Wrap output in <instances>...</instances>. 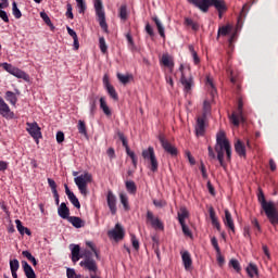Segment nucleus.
<instances>
[{"instance_id":"nucleus-1","label":"nucleus","mask_w":278,"mask_h":278,"mask_svg":"<svg viewBox=\"0 0 278 278\" xmlns=\"http://www.w3.org/2000/svg\"><path fill=\"white\" fill-rule=\"evenodd\" d=\"M208 151V159L211 161H214L217 159L219 166L223 168H227V165L225 163V152L227 162L231 161V146L229 142V139L226 138V132L220 130L216 135V146H214V150L212 147H207ZM215 151L217 155L215 154Z\"/></svg>"},{"instance_id":"nucleus-2","label":"nucleus","mask_w":278,"mask_h":278,"mask_svg":"<svg viewBox=\"0 0 278 278\" xmlns=\"http://www.w3.org/2000/svg\"><path fill=\"white\" fill-rule=\"evenodd\" d=\"M86 245L91 249L85 250V253L81 254L83 261H80V267L85 268L87 271H90L91 274H96L98 271V264H96V261L93 260V255L96 257H99L98 252L94 249L93 242L92 241H87Z\"/></svg>"},{"instance_id":"nucleus-3","label":"nucleus","mask_w":278,"mask_h":278,"mask_svg":"<svg viewBox=\"0 0 278 278\" xmlns=\"http://www.w3.org/2000/svg\"><path fill=\"white\" fill-rule=\"evenodd\" d=\"M188 2L202 11V13H207L211 7H214L218 13H226L227 11L225 0H188Z\"/></svg>"},{"instance_id":"nucleus-4","label":"nucleus","mask_w":278,"mask_h":278,"mask_svg":"<svg viewBox=\"0 0 278 278\" xmlns=\"http://www.w3.org/2000/svg\"><path fill=\"white\" fill-rule=\"evenodd\" d=\"M141 157H143V160L148 162L149 164L148 168L150 169V172L152 173L159 172V161L156 159V154L154 153L153 147H149L148 149L142 150Z\"/></svg>"},{"instance_id":"nucleus-5","label":"nucleus","mask_w":278,"mask_h":278,"mask_svg":"<svg viewBox=\"0 0 278 278\" xmlns=\"http://www.w3.org/2000/svg\"><path fill=\"white\" fill-rule=\"evenodd\" d=\"M74 181L77 186V189H79L80 194L87 197L88 185L92 184V174L86 172L79 177H75Z\"/></svg>"},{"instance_id":"nucleus-6","label":"nucleus","mask_w":278,"mask_h":278,"mask_svg":"<svg viewBox=\"0 0 278 278\" xmlns=\"http://www.w3.org/2000/svg\"><path fill=\"white\" fill-rule=\"evenodd\" d=\"M94 10L97 15V21L99 22L100 28L105 34H109V26L105 22V12L103 10V2L102 0H94Z\"/></svg>"},{"instance_id":"nucleus-7","label":"nucleus","mask_w":278,"mask_h":278,"mask_svg":"<svg viewBox=\"0 0 278 278\" xmlns=\"http://www.w3.org/2000/svg\"><path fill=\"white\" fill-rule=\"evenodd\" d=\"M180 71V85L184 86V91L187 93H190L193 87V77L191 74L188 76L186 75V72L184 71V66L180 65L179 67Z\"/></svg>"},{"instance_id":"nucleus-8","label":"nucleus","mask_w":278,"mask_h":278,"mask_svg":"<svg viewBox=\"0 0 278 278\" xmlns=\"http://www.w3.org/2000/svg\"><path fill=\"white\" fill-rule=\"evenodd\" d=\"M257 200L261 202L263 211H265L266 217H271V212L276 211V207L273 202H267L265 200L264 192H258Z\"/></svg>"},{"instance_id":"nucleus-9","label":"nucleus","mask_w":278,"mask_h":278,"mask_svg":"<svg viewBox=\"0 0 278 278\" xmlns=\"http://www.w3.org/2000/svg\"><path fill=\"white\" fill-rule=\"evenodd\" d=\"M108 236L114 241H122L125 237V230L119 223H116L114 229L109 230Z\"/></svg>"},{"instance_id":"nucleus-10","label":"nucleus","mask_w":278,"mask_h":278,"mask_svg":"<svg viewBox=\"0 0 278 278\" xmlns=\"http://www.w3.org/2000/svg\"><path fill=\"white\" fill-rule=\"evenodd\" d=\"M159 141L161 143V147H163V150L167 152L169 155L177 156L178 150L176 147H174L166 138H164L163 135H159Z\"/></svg>"},{"instance_id":"nucleus-11","label":"nucleus","mask_w":278,"mask_h":278,"mask_svg":"<svg viewBox=\"0 0 278 278\" xmlns=\"http://www.w3.org/2000/svg\"><path fill=\"white\" fill-rule=\"evenodd\" d=\"M26 126H27L26 131L28 132V135L31 136L33 139L36 140V143L38 144L39 139L41 138V128L36 122L27 123Z\"/></svg>"},{"instance_id":"nucleus-12","label":"nucleus","mask_w":278,"mask_h":278,"mask_svg":"<svg viewBox=\"0 0 278 278\" xmlns=\"http://www.w3.org/2000/svg\"><path fill=\"white\" fill-rule=\"evenodd\" d=\"M0 115L5 119H14L15 114L11 112L10 105L0 97Z\"/></svg>"},{"instance_id":"nucleus-13","label":"nucleus","mask_w":278,"mask_h":278,"mask_svg":"<svg viewBox=\"0 0 278 278\" xmlns=\"http://www.w3.org/2000/svg\"><path fill=\"white\" fill-rule=\"evenodd\" d=\"M106 205L109 206L111 214H117V198L114 195L113 191L106 192Z\"/></svg>"},{"instance_id":"nucleus-14","label":"nucleus","mask_w":278,"mask_h":278,"mask_svg":"<svg viewBox=\"0 0 278 278\" xmlns=\"http://www.w3.org/2000/svg\"><path fill=\"white\" fill-rule=\"evenodd\" d=\"M146 219L148 220V223H150V225H152L153 228L161 230L164 229L163 223L157 217H154L152 211H148V213L146 214Z\"/></svg>"},{"instance_id":"nucleus-15","label":"nucleus","mask_w":278,"mask_h":278,"mask_svg":"<svg viewBox=\"0 0 278 278\" xmlns=\"http://www.w3.org/2000/svg\"><path fill=\"white\" fill-rule=\"evenodd\" d=\"M205 116H198L197 126H194L197 137H203L205 135Z\"/></svg>"},{"instance_id":"nucleus-16","label":"nucleus","mask_w":278,"mask_h":278,"mask_svg":"<svg viewBox=\"0 0 278 278\" xmlns=\"http://www.w3.org/2000/svg\"><path fill=\"white\" fill-rule=\"evenodd\" d=\"M230 122L235 127H239L240 123H245L247 119L244 117V113L242 110H237V112H233L230 116Z\"/></svg>"},{"instance_id":"nucleus-17","label":"nucleus","mask_w":278,"mask_h":278,"mask_svg":"<svg viewBox=\"0 0 278 278\" xmlns=\"http://www.w3.org/2000/svg\"><path fill=\"white\" fill-rule=\"evenodd\" d=\"M180 257L182 258L185 270L189 271L192 268V257L190 252L188 251L180 252Z\"/></svg>"},{"instance_id":"nucleus-18","label":"nucleus","mask_w":278,"mask_h":278,"mask_svg":"<svg viewBox=\"0 0 278 278\" xmlns=\"http://www.w3.org/2000/svg\"><path fill=\"white\" fill-rule=\"evenodd\" d=\"M224 214H225L224 225H226V227L228 229H230L232 233H235L236 232V227H235V222L232 220L230 211L226 210V211H224Z\"/></svg>"},{"instance_id":"nucleus-19","label":"nucleus","mask_w":278,"mask_h":278,"mask_svg":"<svg viewBox=\"0 0 278 278\" xmlns=\"http://www.w3.org/2000/svg\"><path fill=\"white\" fill-rule=\"evenodd\" d=\"M65 194L67 195V199H70V202L72 205H74L77 210L80 208V203L78 198H76L75 193L72 192L68 188V185H65Z\"/></svg>"},{"instance_id":"nucleus-20","label":"nucleus","mask_w":278,"mask_h":278,"mask_svg":"<svg viewBox=\"0 0 278 278\" xmlns=\"http://www.w3.org/2000/svg\"><path fill=\"white\" fill-rule=\"evenodd\" d=\"M160 63L164 67H167L169 71H173V68H174L173 58L168 54H163V56H161V59H160Z\"/></svg>"},{"instance_id":"nucleus-21","label":"nucleus","mask_w":278,"mask_h":278,"mask_svg":"<svg viewBox=\"0 0 278 278\" xmlns=\"http://www.w3.org/2000/svg\"><path fill=\"white\" fill-rule=\"evenodd\" d=\"M67 223H71L72 226H74L76 229H80L85 226V222L77 216H70L65 218Z\"/></svg>"},{"instance_id":"nucleus-22","label":"nucleus","mask_w":278,"mask_h":278,"mask_svg":"<svg viewBox=\"0 0 278 278\" xmlns=\"http://www.w3.org/2000/svg\"><path fill=\"white\" fill-rule=\"evenodd\" d=\"M22 267L24 275H26V278H36V273L34 268L29 264H27L26 261H22Z\"/></svg>"},{"instance_id":"nucleus-23","label":"nucleus","mask_w":278,"mask_h":278,"mask_svg":"<svg viewBox=\"0 0 278 278\" xmlns=\"http://www.w3.org/2000/svg\"><path fill=\"white\" fill-rule=\"evenodd\" d=\"M58 215L62 218V219H66L70 216V207L66 206L65 203H61L60 207H58Z\"/></svg>"},{"instance_id":"nucleus-24","label":"nucleus","mask_w":278,"mask_h":278,"mask_svg":"<svg viewBox=\"0 0 278 278\" xmlns=\"http://www.w3.org/2000/svg\"><path fill=\"white\" fill-rule=\"evenodd\" d=\"M208 216L211 217L212 225L216 227L217 231H220V223L217 219L215 208L213 207L208 208Z\"/></svg>"},{"instance_id":"nucleus-25","label":"nucleus","mask_w":278,"mask_h":278,"mask_svg":"<svg viewBox=\"0 0 278 278\" xmlns=\"http://www.w3.org/2000/svg\"><path fill=\"white\" fill-rule=\"evenodd\" d=\"M184 25L191 28L193 31L200 30V24L198 22H193L191 17H185Z\"/></svg>"},{"instance_id":"nucleus-26","label":"nucleus","mask_w":278,"mask_h":278,"mask_svg":"<svg viewBox=\"0 0 278 278\" xmlns=\"http://www.w3.org/2000/svg\"><path fill=\"white\" fill-rule=\"evenodd\" d=\"M4 100L9 102V104H12L13 106H16L17 103V97L15 92H12L8 90L4 92Z\"/></svg>"},{"instance_id":"nucleus-27","label":"nucleus","mask_w":278,"mask_h":278,"mask_svg":"<svg viewBox=\"0 0 278 278\" xmlns=\"http://www.w3.org/2000/svg\"><path fill=\"white\" fill-rule=\"evenodd\" d=\"M235 150L239 157H245L247 151H245V146L244 143L241 142V140H238L235 144Z\"/></svg>"},{"instance_id":"nucleus-28","label":"nucleus","mask_w":278,"mask_h":278,"mask_svg":"<svg viewBox=\"0 0 278 278\" xmlns=\"http://www.w3.org/2000/svg\"><path fill=\"white\" fill-rule=\"evenodd\" d=\"M66 30H67V34H70V36L72 37V39H74V49H75V51H78V49H79L78 35L70 26H66Z\"/></svg>"},{"instance_id":"nucleus-29","label":"nucleus","mask_w":278,"mask_h":278,"mask_svg":"<svg viewBox=\"0 0 278 278\" xmlns=\"http://www.w3.org/2000/svg\"><path fill=\"white\" fill-rule=\"evenodd\" d=\"M15 224H16V229H17L18 233H21L22 236H24L25 233L27 236L31 235V231L29 230V228L23 226L22 222L20 219H16Z\"/></svg>"},{"instance_id":"nucleus-30","label":"nucleus","mask_w":278,"mask_h":278,"mask_svg":"<svg viewBox=\"0 0 278 278\" xmlns=\"http://www.w3.org/2000/svg\"><path fill=\"white\" fill-rule=\"evenodd\" d=\"M231 25H224L222 27L218 28L217 31V39H219L220 36H229V34L231 33Z\"/></svg>"},{"instance_id":"nucleus-31","label":"nucleus","mask_w":278,"mask_h":278,"mask_svg":"<svg viewBox=\"0 0 278 278\" xmlns=\"http://www.w3.org/2000/svg\"><path fill=\"white\" fill-rule=\"evenodd\" d=\"M177 215H178L179 224H186V218H188V215H189L187 208L186 207H180Z\"/></svg>"},{"instance_id":"nucleus-32","label":"nucleus","mask_w":278,"mask_h":278,"mask_svg":"<svg viewBox=\"0 0 278 278\" xmlns=\"http://www.w3.org/2000/svg\"><path fill=\"white\" fill-rule=\"evenodd\" d=\"M100 109L105 116H112V110H110L108 103L105 102V98H100Z\"/></svg>"},{"instance_id":"nucleus-33","label":"nucleus","mask_w":278,"mask_h":278,"mask_svg":"<svg viewBox=\"0 0 278 278\" xmlns=\"http://www.w3.org/2000/svg\"><path fill=\"white\" fill-rule=\"evenodd\" d=\"M125 187H126V191L129 194H136L137 193V185H135L134 180H126Z\"/></svg>"},{"instance_id":"nucleus-34","label":"nucleus","mask_w":278,"mask_h":278,"mask_svg":"<svg viewBox=\"0 0 278 278\" xmlns=\"http://www.w3.org/2000/svg\"><path fill=\"white\" fill-rule=\"evenodd\" d=\"M247 274H248V276H250V278H254L255 275L256 276L258 275V267L255 264L251 263L247 267Z\"/></svg>"},{"instance_id":"nucleus-35","label":"nucleus","mask_w":278,"mask_h":278,"mask_svg":"<svg viewBox=\"0 0 278 278\" xmlns=\"http://www.w3.org/2000/svg\"><path fill=\"white\" fill-rule=\"evenodd\" d=\"M80 258H83V256H80V247L74 245V249H72V262L76 263Z\"/></svg>"},{"instance_id":"nucleus-36","label":"nucleus","mask_w":278,"mask_h":278,"mask_svg":"<svg viewBox=\"0 0 278 278\" xmlns=\"http://www.w3.org/2000/svg\"><path fill=\"white\" fill-rule=\"evenodd\" d=\"M152 21L154 22L155 26H157L159 35L161 36V38H165L166 35L164 34V26L162 25L161 20H159V17L154 16L152 18Z\"/></svg>"},{"instance_id":"nucleus-37","label":"nucleus","mask_w":278,"mask_h":278,"mask_svg":"<svg viewBox=\"0 0 278 278\" xmlns=\"http://www.w3.org/2000/svg\"><path fill=\"white\" fill-rule=\"evenodd\" d=\"M106 92L109 93V96L111 97V99H113L114 101H118V93L115 90L114 86H106L104 87Z\"/></svg>"},{"instance_id":"nucleus-38","label":"nucleus","mask_w":278,"mask_h":278,"mask_svg":"<svg viewBox=\"0 0 278 278\" xmlns=\"http://www.w3.org/2000/svg\"><path fill=\"white\" fill-rule=\"evenodd\" d=\"M9 74L17 77L18 79L27 80V74L25 72L21 71L20 68H16V70L10 72Z\"/></svg>"},{"instance_id":"nucleus-39","label":"nucleus","mask_w":278,"mask_h":278,"mask_svg":"<svg viewBox=\"0 0 278 278\" xmlns=\"http://www.w3.org/2000/svg\"><path fill=\"white\" fill-rule=\"evenodd\" d=\"M118 16H119L121 21L125 22V21L128 20V12H127V5L126 4L121 5Z\"/></svg>"},{"instance_id":"nucleus-40","label":"nucleus","mask_w":278,"mask_h":278,"mask_svg":"<svg viewBox=\"0 0 278 278\" xmlns=\"http://www.w3.org/2000/svg\"><path fill=\"white\" fill-rule=\"evenodd\" d=\"M189 52H191L194 65H199L201 60L192 45L189 46Z\"/></svg>"},{"instance_id":"nucleus-41","label":"nucleus","mask_w":278,"mask_h":278,"mask_svg":"<svg viewBox=\"0 0 278 278\" xmlns=\"http://www.w3.org/2000/svg\"><path fill=\"white\" fill-rule=\"evenodd\" d=\"M119 200H121V204L122 206H124L125 211H129V203H128V197L125 193H121L119 194Z\"/></svg>"},{"instance_id":"nucleus-42","label":"nucleus","mask_w":278,"mask_h":278,"mask_svg":"<svg viewBox=\"0 0 278 278\" xmlns=\"http://www.w3.org/2000/svg\"><path fill=\"white\" fill-rule=\"evenodd\" d=\"M77 131L81 134L83 136H88V131L86 130V124L83 119H79L77 124Z\"/></svg>"},{"instance_id":"nucleus-43","label":"nucleus","mask_w":278,"mask_h":278,"mask_svg":"<svg viewBox=\"0 0 278 278\" xmlns=\"http://www.w3.org/2000/svg\"><path fill=\"white\" fill-rule=\"evenodd\" d=\"M12 14L15 16L16 20H20L22 17V12L17 8V4L15 1L12 2Z\"/></svg>"},{"instance_id":"nucleus-44","label":"nucleus","mask_w":278,"mask_h":278,"mask_svg":"<svg viewBox=\"0 0 278 278\" xmlns=\"http://www.w3.org/2000/svg\"><path fill=\"white\" fill-rule=\"evenodd\" d=\"M126 154L130 157V160L132 161V165L135 168H137L138 165V157L135 154V152L130 149L126 150Z\"/></svg>"},{"instance_id":"nucleus-45","label":"nucleus","mask_w":278,"mask_h":278,"mask_svg":"<svg viewBox=\"0 0 278 278\" xmlns=\"http://www.w3.org/2000/svg\"><path fill=\"white\" fill-rule=\"evenodd\" d=\"M206 87H207L208 91L211 92L212 97H215L217 91H216L215 85H213V81L211 78L206 79Z\"/></svg>"},{"instance_id":"nucleus-46","label":"nucleus","mask_w":278,"mask_h":278,"mask_svg":"<svg viewBox=\"0 0 278 278\" xmlns=\"http://www.w3.org/2000/svg\"><path fill=\"white\" fill-rule=\"evenodd\" d=\"M251 9V5L243 4L241 12L239 13L238 21H241L242 18H245L247 14L249 13Z\"/></svg>"},{"instance_id":"nucleus-47","label":"nucleus","mask_w":278,"mask_h":278,"mask_svg":"<svg viewBox=\"0 0 278 278\" xmlns=\"http://www.w3.org/2000/svg\"><path fill=\"white\" fill-rule=\"evenodd\" d=\"M267 218L273 226H276L278 224V210L271 211V217L267 216Z\"/></svg>"},{"instance_id":"nucleus-48","label":"nucleus","mask_w":278,"mask_h":278,"mask_svg":"<svg viewBox=\"0 0 278 278\" xmlns=\"http://www.w3.org/2000/svg\"><path fill=\"white\" fill-rule=\"evenodd\" d=\"M122 142V147L125 148V150H130L128 147V141L127 138L125 137V135L122 131H118V134H116Z\"/></svg>"},{"instance_id":"nucleus-49","label":"nucleus","mask_w":278,"mask_h":278,"mask_svg":"<svg viewBox=\"0 0 278 278\" xmlns=\"http://www.w3.org/2000/svg\"><path fill=\"white\" fill-rule=\"evenodd\" d=\"M122 142V147L125 148V150H130L128 147V141L127 138L125 137V135L122 131H118V134H116Z\"/></svg>"},{"instance_id":"nucleus-50","label":"nucleus","mask_w":278,"mask_h":278,"mask_svg":"<svg viewBox=\"0 0 278 278\" xmlns=\"http://www.w3.org/2000/svg\"><path fill=\"white\" fill-rule=\"evenodd\" d=\"M211 112V103L208 101H204L203 102V113L200 116H204V118L207 117V115H210Z\"/></svg>"},{"instance_id":"nucleus-51","label":"nucleus","mask_w":278,"mask_h":278,"mask_svg":"<svg viewBox=\"0 0 278 278\" xmlns=\"http://www.w3.org/2000/svg\"><path fill=\"white\" fill-rule=\"evenodd\" d=\"M40 16H41L43 23H46V25H48L49 27H51V29H54L53 23H51V20H50V17H49V15H47V13L41 12V13H40Z\"/></svg>"},{"instance_id":"nucleus-52","label":"nucleus","mask_w":278,"mask_h":278,"mask_svg":"<svg viewBox=\"0 0 278 278\" xmlns=\"http://www.w3.org/2000/svg\"><path fill=\"white\" fill-rule=\"evenodd\" d=\"M99 47H100V51L103 54H105L108 52V45L105 43L104 37H100L99 38Z\"/></svg>"},{"instance_id":"nucleus-53","label":"nucleus","mask_w":278,"mask_h":278,"mask_svg":"<svg viewBox=\"0 0 278 278\" xmlns=\"http://www.w3.org/2000/svg\"><path fill=\"white\" fill-rule=\"evenodd\" d=\"M0 66L9 74L17 70V67H14L11 63H1Z\"/></svg>"},{"instance_id":"nucleus-54","label":"nucleus","mask_w":278,"mask_h":278,"mask_svg":"<svg viewBox=\"0 0 278 278\" xmlns=\"http://www.w3.org/2000/svg\"><path fill=\"white\" fill-rule=\"evenodd\" d=\"M9 267L11 268V271H17L20 269V261L16 258L9 261Z\"/></svg>"},{"instance_id":"nucleus-55","label":"nucleus","mask_w":278,"mask_h":278,"mask_svg":"<svg viewBox=\"0 0 278 278\" xmlns=\"http://www.w3.org/2000/svg\"><path fill=\"white\" fill-rule=\"evenodd\" d=\"M229 265L233 268V270H236L238 274L241 273V266H240V263L239 261L232 258L229 263Z\"/></svg>"},{"instance_id":"nucleus-56","label":"nucleus","mask_w":278,"mask_h":278,"mask_svg":"<svg viewBox=\"0 0 278 278\" xmlns=\"http://www.w3.org/2000/svg\"><path fill=\"white\" fill-rule=\"evenodd\" d=\"M180 227L182 228V232L186 237L191 238L192 237V232L190 230V228L186 225V223H179Z\"/></svg>"},{"instance_id":"nucleus-57","label":"nucleus","mask_w":278,"mask_h":278,"mask_svg":"<svg viewBox=\"0 0 278 278\" xmlns=\"http://www.w3.org/2000/svg\"><path fill=\"white\" fill-rule=\"evenodd\" d=\"M66 277L67 278H83L81 275H77L75 273V269L74 268H66Z\"/></svg>"},{"instance_id":"nucleus-58","label":"nucleus","mask_w":278,"mask_h":278,"mask_svg":"<svg viewBox=\"0 0 278 278\" xmlns=\"http://www.w3.org/2000/svg\"><path fill=\"white\" fill-rule=\"evenodd\" d=\"M116 77L121 81L122 85H127L129 83V75H124V74H116Z\"/></svg>"},{"instance_id":"nucleus-59","label":"nucleus","mask_w":278,"mask_h":278,"mask_svg":"<svg viewBox=\"0 0 278 278\" xmlns=\"http://www.w3.org/2000/svg\"><path fill=\"white\" fill-rule=\"evenodd\" d=\"M65 15L70 20H74L73 5H71V3L66 4V13H65Z\"/></svg>"},{"instance_id":"nucleus-60","label":"nucleus","mask_w":278,"mask_h":278,"mask_svg":"<svg viewBox=\"0 0 278 278\" xmlns=\"http://www.w3.org/2000/svg\"><path fill=\"white\" fill-rule=\"evenodd\" d=\"M47 181H48V186L51 188V192L52 193H59V191H56L55 180H53L51 178H48Z\"/></svg>"},{"instance_id":"nucleus-61","label":"nucleus","mask_w":278,"mask_h":278,"mask_svg":"<svg viewBox=\"0 0 278 278\" xmlns=\"http://www.w3.org/2000/svg\"><path fill=\"white\" fill-rule=\"evenodd\" d=\"M126 40L128 41V46L130 47V49H135V42H134V38L131 36V33L126 34Z\"/></svg>"},{"instance_id":"nucleus-62","label":"nucleus","mask_w":278,"mask_h":278,"mask_svg":"<svg viewBox=\"0 0 278 278\" xmlns=\"http://www.w3.org/2000/svg\"><path fill=\"white\" fill-rule=\"evenodd\" d=\"M211 243H212V247L214 248V250H216V253H219L220 248H219V243L217 242V238L213 237L211 239Z\"/></svg>"},{"instance_id":"nucleus-63","label":"nucleus","mask_w":278,"mask_h":278,"mask_svg":"<svg viewBox=\"0 0 278 278\" xmlns=\"http://www.w3.org/2000/svg\"><path fill=\"white\" fill-rule=\"evenodd\" d=\"M0 18L3 23H10V17H8V13L4 10H0Z\"/></svg>"},{"instance_id":"nucleus-64","label":"nucleus","mask_w":278,"mask_h":278,"mask_svg":"<svg viewBox=\"0 0 278 278\" xmlns=\"http://www.w3.org/2000/svg\"><path fill=\"white\" fill-rule=\"evenodd\" d=\"M130 241H132V247L136 251L139 250V241L137 239V237H135V235H132V237L130 238Z\"/></svg>"}]
</instances>
